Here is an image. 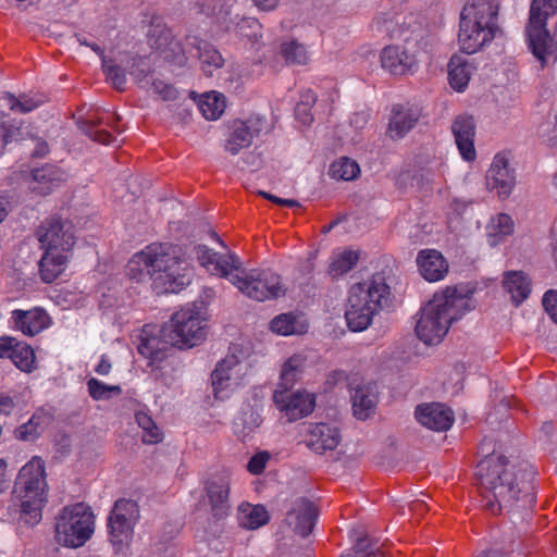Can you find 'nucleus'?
Returning <instances> with one entry per match:
<instances>
[{"instance_id": "obj_1", "label": "nucleus", "mask_w": 557, "mask_h": 557, "mask_svg": "<svg viewBox=\"0 0 557 557\" xmlns=\"http://www.w3.org/2000/svg\"><path fill=\"white\" fill-rule=\"evenodd\" d=\"M527 475L525 471L516 470L504 456H486L476 467L482 507L492 515L500 513L504 509L530 510L535 497L530 482L525 480Z\"/></svg>"}, {"instance_id": "obj_2", "label": "nucleus", "mask_w": 557, "mask_h": 557, "mask_svg": "<svg viewBox=\"0 0 557 557\" xmlns=\"http://www.w3.org/2000/svg\"><path fill=\"white\" fill-rule=\"evenodd\" d=\"M126 275L137 282L149 277L158 294L178 293L190 284L193 269L177 247L151 244L129 259Z\"/></svg>"}, {"instance_id": "obj_3", "label": "nucleus", "mask_w": 557, "mask_h": 557, "mask_svg": "<svg viewBox=\"0 0 557 557\" xmlns=\"http://www.w3.org/2000/svg\"><path fill=\"white\" fill-rule=\"evenodd\" d=\"M468 309V299L456 287L447 286L436 293L422 308L416 325L417 336L426 345L437 344L448 332L450 324Z\"/></svg>"}, {"instance_id": "obj_4", "label": "nucleus", "mask_w": 557, "mask_h": 557, "mask_svg": "<svg viewBox=\"0 0 557 557\" xmlns=\"http://www.w3.org/2000/svg\"><path fill=\"white\" fill-rule=\"evenodd\" d=\"M499 5L496 0H469L460 14L458 40L460 49L474 53L492 41L498 30Z\"/></svg>"}, {"instance_id": "obj_5", "label": "nucleus", "mask_w": 557, "mask_h": 557, "mask_svg": "<svg viewBox=\"0 0 557 557\" xmlns=\"http://www.w3.org/2000/svg\"><path fill=\"white\" fill-rule=\"evenodd\" d=\"M15 494L21 502L20 520L30 527L38 524L48 495L45 462L41 458L33 457L22 467L15 481Z\"/></svg>"}, {"instance_id": "obj_6", "label": "nucleus", "mask_w": 557, "mask_h": 557, "mask_svg": "<svg viewBox=\"0 0 557 557\" xmlns=\"http://www.w3.org/2000/svg\"><path fill=\"white\" fill-rule=\"evenodd\" d=\"M398 38L404 41V46H386L381 51L380 61L382 67L388 73L406 75L416 71L419 54L429 51L433 38L418 23L407 28H400Z\"/></svg>"}, {"instance_id": "obj_7", "label": "nucleus", "mask_w": 557, "mask_h": 557, "mask_svg": "<svg viewBox=\"0 0 557 557\" xmlns=\"http://www.w3.org/2000/svg\"><path fill=\"white\" fill-rule=\"evenodd\" d=\"M388 295L389 287L381 275H374L369 282L352 285L345 313L348 327L354 332L366 330Z\"/></svg>"}, {"instance_id": "obj_8", "label": "nucleus", "mask_w": 557, "mask_h": 557, "mask_svg": "<svg viewBox=\"0 0 557 557\" xmlns=\"http://www.w3.org/2000/svg\"><path fill=\"white\" fill-rule=\"evenodd\" d=\"M206 319L196 305L176 311L161 329V341L172 347L188 349L201 344L207 335Z\"/></svg>"}, {"instance_id": "obj_9", "label": "nucleus", "mask_w": 557, "mask_h": 557, "mask_svg": "<svg viewBox=\"0 0 557 557\" xmlns=\"http://www.w3.org/2000/svg\"><path fill=\"white\" fill-rule=\"evenodd\" d=\"M94 531V513L84 503L65 506L55 518L54 537L63 546L81 547L91 537Z\"/></svg>"}, {"instance_id": "obj_10", "label": "nucleus", "mask_w": 557, "mask_h": 557, "mask_svg": "<svg viewBox=\"0 0 557 557\" xmlns=\"http://www.w3.org/2000/svg\"><path fill=\"white\" fill-rule=\"evenodd\" d=\"M557 13V0H533L530 8L527 34L533 54L545 64V52L553 51L552 35L546 28L547 20Z\"/></svg>"}, {"instance_id": "obj_11", "label": "nucleus", "mask_w": 557, "mask_h": 557, "mask_svg": "<svg viewBox=\"0 0 557 557\" xmlns=\"http://www.w3.org/2000/svg\"><path fill=\"white\" fill-rule=\"evenodd\" d=\"M36 237L44 251L71 253L76 242L73 223L57 215L41 222L36 230Z\"/></svg>"}, {"instance_id": "obj_12", "label": "nucleus", "mask_w": 557, "mask_h": 557, "mask_svg": "<svg viewBox=\"0 0 557 557\" xmlns=\"http://www.w3.org/2000/svg\"><path fill=\"white\" fill-rule=\"evenodd\" d=\"M138 519L139 507L136 502L125 498L116 500L108 518L110 542L119 548L128 545Z\"/></svg>"}, {"instance_id": "obj_13", "label": "nucleus", "mask_w": 557, "mask_h": 557, "mask_svg": "<svg viewBox=\"0 0 557 557\" xmlns=\"http://www.w3.org/2000/svg\"><path fill=\"white\" fill-rule=\"evenodd\" d=\"M193 252L200 265L210 274L226 278L239 292L244 290V269L240 268L238 260H235L234 256H221L201 245L195 246Z\"/></svg>"}, {"instance_id": "obj_14", "label": "nucleus", "mask_w": 557, "mask_h": 557, "mask_svg": "<svg viewBox=\"0 0 557 557\" xmlns=\"http://www.w3.org/2000/svg\"><path fill=\"white\" fill-rule=\"evenodd\" d=\"M284 293L281 278L270 271L251 270L246 273V296L263 301Z\"/></svg>"}, {"instance_id": "obj_15", "label": "nucleus", "mask_w": 557, "mask_h": 557, "mask_svg": "<svg viewBox=\"0 0 557 557\" xmlns=\"http://www.w3.org/2000/svg\"><path fill=\"white\" fill-rule=\"evenodd\" d=\"M240 357L231 354L226 356L212 372V386L216 399L226 397L224 391L239 386L242 381Z\"/></svg>"}, {"instance_id": "obj_16", "label": "nucleus", "mask_w": 557, "mask_h": 557, "mask_svg": "<svg viewBox=\"0 0 557 557\" xmlns=\"http://www.w3.org/2000/svg\"><path fill=\"white\" fill-rule=\"evenodd\" d=\"M273 399L276 407L285 413L288 422L310 414L315 406L314 395L306 392L287 395L285 392L276 391Z\"/></svg>"}, {"instance_id": "obj_17", "label": "nucleus", "mask_w": 557, "mask_h": 557, "mask_svg": "<svg viewBox=\"0 0 557 557\" xmlns=\"http://www.w3.org/2000/svg\"><path fill=\"white\" fill-rule=\"evenodd\" d=\"M9 322L13 330L33 337L49 327L51 320L46 310L34 307L29 310H13Z\"/></svg>"}, {"instance_id": "obj_18", "label": "nucleus", "mask_w": 557, "mask_h": 557, "mask_svg": "<svg viewBox=\"0 0 557 557\" xmlns=\"http://www.w3.org/2000/svg\"><path fill=\"white\" fill-rule=\"evenodd\" d=\"M416 418L423 426L437 432L448 430L454 423L453 411L440 403L419 405Z\"/></svg>"}, {"instance_id": "obj_19", "label": "nucleus", "mask_w": 557, "mask_h": 557, "mask_svg": "<svg viewBox=\"0 0 557 557\" xmlns=\"http://www.w3.org/2000/svg\"><path fill=\"white\" fill-rule=\"evenodd\" d=\"M486 181L490 188L497 189L499 197L507 198L511 194L515 175L505 156L498 153L494 157Z\"/></svg>"}, {"instance_id": "obj_20", "label": "nucleus", "mask_w": 557, "mask_h": 557, "mask_svg": "<svg viewBox=\"0 0 557 557\" xmlns=\"http://www.w3.org/2000/svg\"><path fill=\"white\" fill-rule=\"evenodd\" d=\"M451 132L456 145L466 161H473L476 157L474 148L475 124L470 115H459L451 124Z\"/></svg>"}, {"instance_id": "obj_21", "label": "nucleus", "mask_w": 557, "mask_h": 557, "mask_svg": "<svg viewBox=\"0 0 557 557\" xmlns=\"http://www.w3.org/2000/svg\"><path fill=\"white\" fill-rule=\"evenodd\" d=\"M417 265L420 274L428 282L443 280L449 270V264L441 251L436 249H422L417 256Z\"/></svg>"}, {"instance_id": "obj_22", "label": "nucleus", "mask_w": 557, "mask_h": 557, "mask_svg": "<svg viewBox=\"0 0 557 557\" xmlns=\"http://www.w3.org/2000/svg\"><path fill=\"white\" fill-rule=\"evenodd\" d=\"M307 436L308 447L318 454L335 449L341 442L338 429L327 423L310 425Z\"/></svg>"}, {"instance_id": "obj_23", "label": "nucleus", "mask_w": 557, "mask_h": 557, "mask_svg": "<svg viewBox=\"0 0 557 557\" xmlns=\"http://www.w3.org/2000/svg\"><path fill=\"white\" fill-rule=\"evenodd\" d=\"M420 119V112L416 108L396 104L392 110L387 134L393 139L406 136Z\"/></svg>"}, {"instance_id": "obj_24", "label": "nucleus", "mask_w": 557, "mask_h": 557, "mask_svg": "<svg viewBox=\"0 0 557 557\" xmlns=\"http://www.w3.org/2000/svg\"><path fill=\"white\" fill-rule=\"evenodd\" d=\"M206 492L214 517H223L228 510L230 482L226 475L216 474L206 483Z\"/></svg>"}, {"instance_id": "obj_25", "label": "nucleus", "mask_w": 557, "mask_h": 557, "mask_svg": "<svg viewBox=\"0 0 557 557\" xmlns=\"http://www.w3.org/2000/svg\"><path fill=\"white\" fill-rule=\"evenodd\" d=\"M317 515V509L312 503L299 499L287 513L286 521L290 527H294L296 533L307 536L313 528Z\"/></svg>"}, {"instance_id": "obj_26", "label": "nucleus", "mask_w": 557, "mask_h": 557, "mask_svg": "<svg viewBox=\"0 0 557 557\" xmlns=\"http://www.w3.org/2000/svg\"><path fill=\"white\" fill-rule=\"evenodd\" d=\"M354 416L359 420H366L374 413L377 403L376 386L367 383L357 386L351 394Z\"/></svg>"}, {"instance_id": "obj_27", "label": "nucleus", "mask_w": 557, "mask_h": 557, "mask_svg": "<svg viewBox=\"0 0 557 557\" xmlns=\"http://www.w3.org/2000/svg\"><path fill=\"white\" fill-rule=\"evenodd\" d=\"M32 176L33 185L30 188L39 195L49 194L54 187L66 180L65 172L51 164L33 170Z\"/></svg>"}, {"instance_id": "obj_28", "label": "nucleus", "mask_w": 557, "mask_h": 557, "mask_svg": "<svg viewBox=\"0 0 557 557\" xmlns=\"http://www.w3.org/2000/svg\"><path fill=\"white\" fill-rule=\"evenodd\" d=\"M71 253L45 251L39 261V275L42 282H54L66 269Z\"/></svg>"}, {"instance_id": "obj_29", "label": "nucleus", "mask_w": 557, "mask_h": 557, "mask_svg": "<svg viewBox=\"0 0 557 557\" xmlns=\"http://www.w3.org/2000/svg\"><path fill=\"white\" fill-rule=\"evenodd\" d=\"M473 66L462 57L453 55L448 63V81L453 89L463 91L470 81Z\"/></svg>"}, {"instance_id": "obj_30", "label": "nucleus", "mask_w": 557, "mask_h": 557, "mask_svg": "<svg viewBox=\"0 0 557 557\" xmlns=\"http://www.w3.org/2000/svg\"><path fill=\"white\" fill-rule=\"evenodd\" d=\"M503 286L510 294L511 300L516 306L524 301L531 292L530 281L521 271L505 273Z\"/></svg>"}, {"instance_id": "obj_31", "label": "nucleus", "mask_w": 557, "mask_h": 557, "mask_svg": "<svg viewBox=\"0 0 557 557\" xmlns=\"http://www.w3.org/2000/svg\"><path fill=\"white\" fill-rule=\"evenodd\" d=\"M272 128L273 123L265 113L251 112L246 119V146L261 141Z\"/></svg>"}, {"instance_id": "obj_32", "label": "nucleus", "mask_w": 557, "mask_h": 557, "mask_svg": "<svg viewBox=\"0 0 557 557\" xmlns=\"http://www.w3.org/2000/svg\"><path fill=\"white\" fill-rule=\"evenodd\" d=\"M271 331L280 335L304 334L308 325L292 313H282L270 323Z\"/></svg>"}, {"instance_id": "obj_33", "label": "nucleus", "mask_w": 557, "mask_h": 557, "mask_svg": "<svg viewBox=\"0 0 557 557\" xmlns=\"http://www.w3.org/2000/svg\"><path fill=\"white\" fill-rule=\"evenodd\" d=\"M359 253L354 250H344L334 253L331 257L329 274L333 277H339L348 273L358 262Z\"/></svg>"}, {"instance_id": "obj_34", "label": "nucleus", "mask_w": 557, "mask_h": 557, "mask_svg": "<svg viewBox=\"0 0 557 557\" xmlns=\"http://www.w3.org/2000/svg\"><path fill=\"white\" fill-rule=\"evenodd\" d=\"M513 221L510 215L506 213H499L492 219L488 225V243L491 246H496L505 237L509 236L513 232Z\"/></svg>"}, {"instance_id": "obj_35", "label": "nucleus", "mask_w": 557, "mask_h": 557, "mask_svg": "<svg viewBox=\"0 0 557 557\" xmlns=\"http://www.w3.org/2000/svg\"><path fill=\"white\" fill-rule=\"evenodd\" d=\"M198 107L207 120H216L225 109L224 97L215 91L203 94L198 100Z\"/></svg>"}, {"instance_id": "obj_36", "label": "nucleus", "mask_w": 557, "mask_h": 557, "mask_svg": "<svg viewBox=\"0 0 557 557\" xmlns=\"http://www.w3.org/2000/svg\"><path fill=\"white\" fill-rule=\"evenodd\" d=\"M10 360L23 372H32L36 368V357L33 348L21 341H16V346L12 349Z\"/></svg>"}, {"instance_id": "obj_37", "label": "nucleus", "mask_w": 557, "mask_h": 557, "mask_svg": "<svg viewBox=\"0 0 557 557\" xmlns=\"http://www.w3.org/2000/svg\"><path fill=\"white\" fill-rule=\"evenodd\" d=\"M280 51L288 64L305 65L310 60L307 48L295 39L283 41Z\"/></svg>"}, {"instance_id": "obj_38", "label": "nucleus", "mask_w": 557, "mask_h": 557, "mask_svg": "<svg viewBox=\"0 0 557 557\" xmlns=\"http://www.w3.org/2000/svg\"><path fill=\"white\" fill-rule=\"evenodd\" d=\"M1 100L3 106L9 108L14 113L25 114L39 107L40 101L28 95H21L16 97L12 92H3Z\"/></svg>"}, {"instance_id": "obj_39", "label": "nucleus", "mask_w": 557, "mask_h": 557, "mask_svg": "<svg viewBox=\"0 0 557 557\" xmlns=\"http://www.w3.org/2000/svg\"><path fill=\"white\" fill-rule=\"evenodd\" d=\"M201 69L207 76H212L213 70L224 64L221 53L210 44L203 42L198 47Z\"/></svg>"}, {"instance_id": "obj_40", "label": "nucleus", "mask_w": 557, "mask_h": 557, "mask_svg": "<svg viewBox=\"0 0 557 557\" xmlns=\"http://www.w3.org/2000/svg\"><path fill=\"white\" fill-rule=\"evenodd\" d=\"M47 423L48 418L46 416L35 413L26 423L15 431V435L22 441L33 442L44 432Z\"/></svg>"}, {"instance_id": "obj_41", "label": "nucleus", "mask_w": 557, "mask_h": 557, "mask_svg": "<svg viewBox=\"0 0 557 557\" xmlns=\"http://www.w3.org/2000/svg\"><path fill=\"white\" fill-rule=\"evenodd\" d=\"M135 420L139 428L143 429V442L145 444H157L162 441V433L157 426L152 418L145 411H137Z\"/></svg>"}, {"instance_id": "obj_42", "label": "nucleus", "mask_w": 557, "mask_h": 557, "mask_svg": "<svg viewBox=\"0 0 557 557\" xmlns=\"http://www.w3.org/2000/svg\"><path fill=\"white\" fill-rule=\"evenodd\" d=\"M359 172L360 169L356 161L341 158L331 164L329 174L335 180L351 181L358 176Z\"/></svg>"}, {"instance_id": "obj_43", "label": "nucleus", "mask_w": 557, "mask_h": 557, "mask_svg": "<svg viewBox=\"0 0 557 557\" xmlns=\"http://www.w3.org/2000/svg\"><path fill=\"white\" fill-rule=\"evenodd\" d=\"M102 123V119H95L94 115L89 114L88 119L79 124V128L92 140L108 145L112 141L113 136L104 129L96 128Z\"/></svg>"}, {"instance_id": "obj_44", "label": "nucleus", "mask_w": 557, "mask_h": 557, "mask_svg": "<svg viewBox=\"0 0 557 557\" xmlns=\"http://www.w3.org/2000/svg\"><path fill=\"white\" fill-rule=\"evenodd\" d=\"M87 387L90 397L95 400L109 399L112 395H120L122 393L119 385H107L95 377L87 381Z\"/></svg>"}, {"instance_id": "obj_45", "label": "nucleus", "mask_w": 557, "mask_h": 557, "mask_svg": "<svg viewBox=\"0 0 557 557\" xmlns=\"http://www.w3.org/2000/svg\"><path fill=\"white\" fill-rule=\"evenodd\" d=\"M103 72L106 74L107 82H109L116 90L123 91L126 85V76L124 71L113 64L111 59L103 58Z\"/></svg>"}, {"instance_id": "obj_46", "label": "nucleus", "mask_w": 557, "mask_h": 557, "mask_svg": "<svg viewBox=\"0 0 557 557\" xmlns=\"http://www.w3.org/2000/svg\"><path fill=\"white\" fill-rule=\"evenodd\" d=\"M249 507V511H246V529L256 530L265 525L270 521V515L263 505H253Z\"/></svg>"}, {"instance_id": "obj_47", "label": "nucleus", "mask_w": 557, "mask_h": 557, "mask_svg": "<svg viewBox=\"0 0 557 557\" xmlns=\"http://www.w3.org/2000/svg\"><path fill=\"white\" fill-rule=\"evenodd\" d=\"M160 342L157 337L144 338L138 346V352L152 361H159L164 357L163 348L159 347Z\"/></svg>"}, {"instance_id": "obj_48", "label": "nucleus", "mask_w": 557, "mask_h": 557, "mask_svg": "<svg viewBox=\"0 0 557 557\" xmlns=\"http://www.w3.org/2000/svg\"><path fill=\"white\" fill-rule=\"evenodd\" d=\"M246 28L251 29L250 34H246V38L251 40V47L256 51L257 55L252 58L253 62H261L263 54H259L261 44L259 42V38L261 35L262 26L256 18H246Z\"/></svg>"}, {"instance_id": "obj_49", "label": "nucleus", "mask_w": 557, "mask_h": 557, "mask_svg": "<svg viewBox=\"0 0 557 557\" xmlns=\"http://www.w3.org/2000/svg\"><path fill=\"white\" fill-rule=\"evenodd\" d=\"M244 143V122L237 121L234 123V129L226 140L225 149L232 154H237L243 148Z\"/></svg>"}, {"instance_id": "obj_50", "label": "nucleus", "mask_w": 557, "mask_h": 557, "mask_svg": "<svg viewBox=\"0 0 557 557\" xmlns=\"http://www.w3.org/2000/svg\"><path fill=\"white\" fill-rule=\"evenodd\" d=\"M270 454L265 450L259 451L253 455L248 461L246 469L252 474H260L267 467V463L270 460Z\"/></svg>"}, {"instance_id": "obj_51", "label": "nucleus", "mask_w": 557, "mask_h": 557, "mask_svg": "<svg viewBox=\"0 0 557 557\" xmlns=\"http://www.w3.org/2000/svg\"><path fill=\"white\" fill-rule=\"evenodd\" d=\"M297 366V359L295 358H290L284 363L281 373L282 386L287 388L289 385H293L296 380Z\"/></svg>"}, {"instance_id": "obj_52", "label": "nucleus", "mask_w": 557, "mask_h": 557, "mask_svg": "<svg viewBox=\"0 0 557 557\" xmlns=\"http://www.w3.org/2000/svg\"><path fill=\"white\" fill-rule=\"evenodd\" d=\"M542 304L550 319L557 324V289L547 290L543 296Z\"/></svg>"}, {"instance_id": "obj_53", "label": "nucleus", "mask_w": 557, "mask_h": 557, "mask_svg": "<svg viewBox=\"0 0 557 557\" xmlns=\"http://www.w3.org/2000/svg\"><path fill=\"white\" fill-rule=\"evenodd\" d=\"M150 71V62L145 57H139L134 60L131 69V75H133L138 82H143Z\"/></svg>"}, {"instance_id": "obj_54", "label": "nucleus", "mask_w": 557, "mask_h": 557, "mask_svg": "<svg viewBox=\"0 0 557 557\" xmlns=\"http://www.w3.org/2000/svg\"><path fill=\"white\" fill-rule=\"evenodd\" d=\"M151 87L153 92L159 95L162 100L168 101L176 98V89L162 81H153Z\"/></svg>"}, {"instance_id": "obj_55", "label": "nucleus", "mask_w": 557, "mask_h": 557, "mask_svg": "<svg viewBox=\"0 0 557 557\" xmlns=\"http://www.w3.org/2000/svg\"><path fill=\"white\" fill-rule=\"evenodd\" d=\"M358 552L362 553V557H386L384 552L373 543L360 539L357 542Z\"/></svg>"}, {"instance_id": "obj_56", "label": "nucleus", "mask_w": 557, "mask_h": 557, "mask_svg": "<svg viewBox=\"0 0 557 557\" xmlns=\"http://www.w3.org/2000/svg\"><path fill=\"white\" fill-rule=\"evenodd\" d=\"M5 119L7 114L4 112H0V147H4L7 144L13 141V139H18L12 129H8Z\"/></svg>"}, {"instance_id": "obj_57", "label": "nucleus", "mask_w": 557, "mask_h": 557, "mask_svg": "<svg viewBox=\"0 0 557 557\" xmlns=\"http://www.w3.org/2000/svg\"><path fill=\"white\" fill-rule=\"evenodd\" d=\"M541 137L549 146L557 148V116L553 125H546L541 129Z\"/></svg>"}, {"instance_id": "obj_58", "label": "nucleus", "mask_w": 557, "mask_h": 557, "mask_svg": "<svg viewBox=\"0 0 557 557\" xmlns=\"http://www.w3.org/2000/svg\"><path fill=\"white\" fill-rule=\"evenodd\" d=\"M17 338L13 336H0V359L9 358L11 356L12 349L16 346Z\"/></svg>"}, {"instance_id": "obj_59", "label": "nucleus", "mask_w": 557, "mask_h": 557, "mask_svg": "<svg viewBox=\"0 0 557 557\" xmlns=\"http://www.w3.org/2000/svg\"><path fill=\"white\" fill-rule=\"evenodd\" d=\"M295 115L296 119L305 125L310 124L313 120L311 108L305 107L300 103H297L295 107Z\"/></svg>"}, {"instance_id": "obj_60", "label": "nucleus", "mask_w": 557, "mask_h": 557, "mask_svg": "<svg viewBox=\"0 0 557 557\" xmlns=\"http://www.w3.org/2000/svg\"><path fill=\"white\" fill-rule=\"evenodd\" d=\"M263 197H265L267 199H269L270 201L278 205V206H285V207H289V208H295V207H299V202L297 200H294V199H283V198H278L276 196H273V195H270V194H267V193H261Z\"/></svg>"}, {"instance_id": "obj_61", "label": "nucleus", "mask_w": 557, "mask_h": 557, "mask_svg": "<svg viewBox=\"0 0 557 557\" xmlns=\"http://www.w3.org/2000/svg\"><path fill=\"white\" fill-rule=\"evenodd\" d=\"M315 101H317L315 94L312 90L307 89L300 94V100L297 103H300L305 107L312 108L313 104L315 103Z\"/></svg>"}, {"instance_id": "obj_62", "label": "nucleus", "mask_w": 557, "mask_h": 557, "mask_svg": "<svg viewBox=\"0 0 557 557\" xmlns=\"http://www.w3.org/2000/svg\"><path fill=\"white\" fill-rule=\"evenodd\" d=\"M9 487V479L7 476V462L0 459V494Z\"/></svg>"}, {"instance_id": "obj_63", "label": "nucleus", "mask_w": 557, "mask_h": 557, "mask_svg": "<svg viewBox=\"0 0 557 557\" xmlns=\"http://www.w3.org/2000/svg\"><path fill=\"white\" fill-rule=\"evenodd\" d=\"M111 363L106 356H102L99 363L95 368L96 373L99 375H108L111 371Z\"/></svg>"}, {"instance_id": "obj_64", "label": "nucleus", "mask_w": 557, "mask_h": 557, "mask_svg": "<svg viewBox=\"0 0 557 557\" xmlns=\"http://www.w3.org/2000/svg\"><path fill=\"white\" fill-rule=\"evenodd\" d=\"M14 407L13 399L11 397L0 398V413L9 414Z\"/></svg>"}]
</instances>
